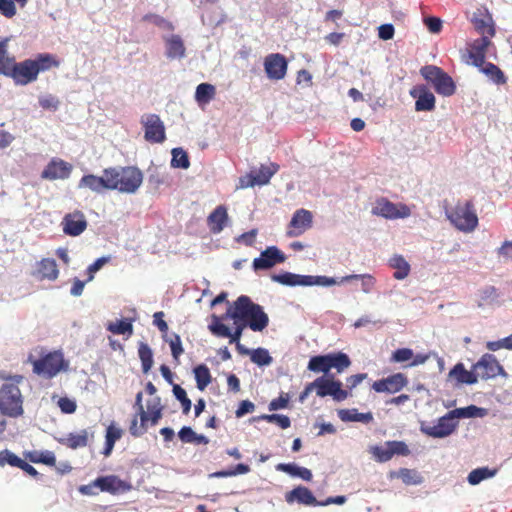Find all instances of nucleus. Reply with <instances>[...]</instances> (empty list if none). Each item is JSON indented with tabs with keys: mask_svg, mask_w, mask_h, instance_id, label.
I'll return each mask as SVG.
<instances>
[{
	"mask_svg": "<svg viewBox=\"0 0 512 512\" xmlns=\"http://www.w3.org/2000/svg\"><path fill=\"white\" fill-rule=\"evenodd\" d=\"M58 66L59 62L51 54H39L35 59H26L19 63L15 61L7 77H11L17 84L27 85L34 82L41 71Z\"/></svg>",
	"mask_w": 512,
	"mask_h": 512,
	"instance_id": "nucleus-1",
	"label": "nucleus"
},
{
	"mask_svg": "<svg viewBox=\"0 0 512 512\" xmlns=\"http://www.w3.org/2000/svg\"><path fill=\"white\" fill-rule=\"evenodd\" d=\"M23 381V375L9 376L0 387V411L3 415L18 418L24 414V397L19 389Z\"/></svg>",
	"mask_w": 512,
	"mask_h": 512,
	"instance_id": "nucleus-2",
	"label": "nucleus"
},
{
	"mask_svg": "<svg viewBox=\"0 0 512 512\" xmlns=\"http://www.w3.org/2000/svg\"><path fill=\"white\" fill-rule=\"evenodd\" d=\"M108 170L109 190L134 194L143 182L141 170L135 166L110 167Z\"/></svg>",
	"mask_w": 512,
	"mask_h": 512,
	"instance_id": "nucleus-3",
	"label": "nucleus"
},
{
	"mask_svg": "<svg viewBox=\"0 0 512 512\" xmlns=\"http://www.w3.org/2000/svg\"><path fill=\"white\" fill-rule=\"evenodd\" d=\"M447 218L456 229L464 233H471L479 224L472 200L458 201L455 208L447 211Z\"/></svg>",
	"mask_w": 512,
	"mask_h": 512,
	"instance_id": "nucleus-4",
	"label": "nucleus"
},
{
	"mask_svg": "<svg viewBox=\"0 0 512 512\" xmlns=\"http://www.w3.org/2000/svg\"><path fill=\"white\" fill-rule=\"evenodd\" d=\"M348 355L344 352H333L325 355L314 356L309 359L307 369L313 373L328 374L331 369L337 373L343 372L350 366Z\"/></svg>",
	"mask_w": 512,
	"mask_h": 512,
	"instance_id": "nucleus-5",
	"label": "nucleus"
},
{
	"mask_svg": "<svg viewBox=\"0 0 512 512\" xmlns=\"http://www.w3.org/2000/svg\"><path fill=\"white\" fill-rule=\"evenodd\" d=\"M33 373L46 379H52L61 372L68 369V362L63 352H48L38 359L32 361Z\"/></svg>",
	"mask_w": 512,
	"mask_h": 512,
	"instance_id": "nucleus-6",
	"label": "nucleus"
},
{
	"mask_svg": "<svg viewBox=\"0 0 512 512\" xmlns=\"http://www.w3.org/2000/svg\"><path fill=\"white\" fill-rule=\"evenodd\" d=\"M424 79L431 83L435 91L442 96H452L456 91V85L451 76L441 68L434 65H426L420 70Z\"/></svg>",
	"mask_w": 512,
	"mask_h": 512,
	"instance_id": "nucleus-7",
	"label": "nucleus"
},
{
	"mask_svg": "<svg viewBox=\"0 0 512 512\" xmlns=\"http://www.w3.org/2000/svg\"><path fill=\"white\" fill-rule=\"evenodd\" d=\"M278 169L279 166L276 163H270L268 166L261 165L256 170H252L248 174L240 176L237 189L265 186L269 183L271 177L278 172Z\"/></svg>",
	"mask_w": 512,
	"mask_h": 512,
	"instance_id": "nucleus-8",
	"label": "nucleus"
},
{
	"mask_svg": "<svg viewBox=\"0 0 512 512\" xmlns=\"http://www.w3.org/2000/svg\"><path fill=\"white\" fill-rule=\"evenodd\" d=\"M312 386H315L316 395L321 398L331 396L334 401H345L348 397L340 380L334 379L332 375L315 378Z\"/></svg>",
	"mask_w": 512,
	"mask_h": 512,
	"instance_id": "nucleus-9",
	"label": "nucleus"
},
{
	"mask_svg": "<svg viewBox=\"0 0 512 512\" xmlns=\"http://www.w3.org/2000/svg\"><path fill=\"white\" fill-rule=\"evenodd\" d=\"M472 367L479 379H495L497 376L507 377L503 365L490 353L482 355Z\"/></svg>",
	"mask_w": 512,
	"mask_h": 512,
	"instance_id": "nucleus-10",
	"label": "nucleus"
},
{
	"mask_svg": "<svg viewBox=\"0 0 512 512\" xmlns=\"http://www.w3.org/2000/svg\"><path fill=\"white\" fill-rule=\"evenodd\" d=\"M371 214L382 216L386 219L406 218L410 215V208L404 204L396 205L391 200L382 197L376 200Z\"/></svg>",
	"mask_w": 512,
	"mask_h": 512,
	"instance_id": "nucleus-11",
	"label": "nucleus"
},
{
	"mask_svg": "<svg viewBox=\"0 0 512 512\" xmlns=\"http://www.w3.org/2000/svg\"><path fill=\"white\" fill-rule=\"evenodd\" d=\"M259 307V304L253 303L250 297L241 295L229 306L226 312V318L234 320L238 324L250 316L253 310Z\"/></svg>",
	"mask_w": 512,
	"mask_h": 512,
	"instance_id": "nucleus-12",
	"label": "nucleus"
},
{
	"mask_svg": "<svg viewBox=\"0 0 512 512\" xmlns=\"http://www.w3.org/2000/svg\"><path fill=\"white\" fill-rule=\"evenodd\" d=\"M408 383L407 376L398 372L373 382L372 389L377 393H398L406 388Z\"/></svg>",
	"mask_w": 512,
	"mask_h": 512,
	"instance_id": "nucleus-13",
	"label": "nucleus"
},
{
	"mask_svg": "<svg viewBox=\"0 0 512 512\" xmlns=\"http://www.w3.org/2000/svg\"><path fill=\"white\" fill-rule=\"evenodd\" d=\"M288 62L284 55L271 53L264 59V70L270 80H282L287 73Z\"/></svg>",
	"mask_w": 512,
	"mask_h": 512,
	"instance_id": "nucleus-14",
	"label": "nucleus"
},
{
	"mask_svg": "<svg viewBox=\"0 0 512 512\" xmlns=\"http://www.w3.org/2000/svg\"><path fill=\"white\" fill-rule=\"evenodd\" d=\"M456 427L457 423L455 422V418L449 415L448 412L446 415L440 417L438 422L433 426L421 425L420 431L432 438H444L451 435Z\"/></svg>",
	"mask_w": 512,
	"mask_h": 512,
	"instance_id": "nucleus-15",
	"label": "nucleus"
},
{
	"mask_svg": "<svg viewBox=\"0 0 512 512\" xmlns=\"http://www.w3.org/2000/svg\"><path fill=\"white\" fill-rule=\"evenodd\" d=\"M312 226L313 214L305 208H300L292 215L291 222L289 224L288 236H301Z\"/></svg>",
	"mask_w": 512,
	"mask_h": 512,
	"instance_id": "nucleus-16",
	"label": "nucleus"
},
{
	"mask_svg": "<svg viewBox=\"0 0 512 512\" xmlns=\"http://www.w3.org/2000/svg\"><path fill=\"white\" fill-rule=\"evenodd\" d=\"M93 485L102 492H108L112 495L125 493L131 489V485L127 481H122L117 475L111 474L101 476L95 479Z\"/></svg>",
	"mask_w": 512,
	"mask_h": 512,
	"instance_id": "nucleus-17",
	"label": "nucleus"
},
{
	"mask_svg": "<svg viewBox=\"0 0 512 512\" xmlns=\"http://www.w3.org/2000/svg\"><path fill=\"white\" fill-rule=\"evenodd\" d=\"M285 256L276 246H270L261 252L260 257L253 260L254 271L268 270L277 263H284Z\"/></svg>",
	"mask_w": 512,
	"mask_h": 512,
	"instance_id": "nucleus-18",
	"label": "nucleus"
},
{
	"mask_svg": "<svg viewBox=\"0 0 512 512\" xmlns=\"http://www.w3.org/2000/svg\"><path fill=\"white\" fill-rule=\"evenodd\" d=\"M87 220L85 214L76 210L70 214H65L62 227L67 236H80L87 229Z\"/></svg>",
	"mask_w": 512,
	"mask_h": 512,
	"instance_id": "nucleus-19",
	"label": "nucleus"
},
{
	"mask_svg": "<svg viewBox=\"0 0 512 512\" xmlns=\"http://www.w3.org/2000/svg\"><path fill=\"white\" fill-rule=\"evenodd\" d=\"M72 166L64 160L54 159L43 169L41 177L47 180L66 179L71 175Z\"/></svg>",
	"mask_w": 512,
	"mask_h": 512,
	"instance_id": "nucleus-20",
	"label": "nucleus"
},
{
	"mask_svg": "<svg viewBox=\"0 0 512 512\" xmlns=\"http://www.w3.org/2000/svg\"><path fill=\"white\" fill-rule=\"evenodd\" d=\"M285 502L289 504L299 503L305 506H319V502L316 500V497L310 489L305 486H298L293 490L286 492Z\"/></svg>",
	"mask_w": 512,
	"mask_h": 512,
	"instance_id": "nucleus-21",
	"label": "nucleus"
},
{
	"mask_svg": "<svg viewBox=\"0 0 512 512\" xmlns=\"http://www.w3.org/2000/svg\"><path fill=\"white\" fill-rule=\"evenodd\" d=\"M94 438V432L90 429H82L79 433H70L59 439V443L69 449H81L87 447L89 440Z\"/></svg>",
	"mask_w": 512,
	"mask_h": 512,
	"instance_id": "nucleus-22",
	"label": "nucleus"
},
{
	"mask_svg": "<svg viewBox=\"0 0 512 512\" xmlns=\"http://www.w3.org/2000/svg\"><path fill=\"white\" fill-rule=\"evenodd\" d=\"M79 187L88 188L96 193L109 190V178L107 177L106 168L104 169L102 176H96L94 174H86L82 176L79 181Z\"/></svg>",
	"mask_w": 512,
	"mask_h": 512,
	"instance_id": "nucleus-23",
	"label": "nucleus"
},
{
	"mask_svg": "<svg viewBox=\"0 0 512 512\" xmlns=\"http://www.w3.org/2000/svg\"><path fill=\"white\" fill-rule=\"evenodd\" d=\"M491 41L487 36H482L473 41L470 46L469 57L472 59V64L481 66L485 62L487 48L490 46Z\"/></svg>",
	"mask_w": 512,
	"mask_h": 512,
	"instance_id": "nucleus-24",
	"label": "nucleus"
},
{
	"mask_svg": "<svg viewBox=\"0 0 512 512\" xmlns=\"http://www.w3.org/2000/svg\"><path fill=\"white\" fill-rule=\"evenodd\" d=\"M58 273L56 261L51 258H43L36 264L34 275L40 280L47 279L49 281H55L58 277Z\"/></svg>",
	"mask_w": 512,
	"mask_h": 512,
	"instance_id": "nucleus-25",
	"label": "nucleus"
},
{
	"mask_svg": "<svg viewBox=\"0 0 512 512\" xmlns=\"http://www.w3.org/2000/svg\"><path fill=\"white\" fill-rule=\"evenodd\" d=\"M228 222L227 208L220 205L207 217V225L213 234H219Z\"/></svg>",
	"mask_w": 512,
	"mask_h": 512,
	"instance_id": "nucleus-26",
	"label": "nucleus"
},
{
	"mask_svg": "<svg viewBox=\"0 0 512 512\" xmlns=\"http://www.w3.org/2000/svg\"><path fill=\"white\" fill-rule=\"evenodd\" d=\"M240 323L247 325L248 328L253 331H263L268 326L269 318L266 312L263 311L262 307L259 305V307L253 310L251 315L247 316V318L242 320Z\"/></svg>",
	"mask_w": 512,
	"mask_h": 512,
	"instance_id": "nucleus-27",
	"label": "nucleus"
},
{
	"mask_svg": "<svg viewBox=\"0 0 512 512\" xmlns=\"http://www.w3.org/2000/svg\"><path fill=\"white\" fill-rule=\"evenodd\" d=\"M449 377L456 379L458 384L466 385H473L479 380L477 373L474 372L473 369L471 371H467L463 363H457L454 367H452L449 372Z\"/></svg>",
	"mask_w": 512,
	"mask_h": 512,
	"instance_id": "nucleus-28",
	"label": "nucleus"
},
{
	"mask_svg": "<svg viewBox=\"0 0 512 512\" xmlns=\"http://www.w3.org/2000/svg\"><path fill=\"white\" fill-rule=\"evenodd\" d=\"M166 56L169 59H181L185 57L186 48L179 35H171L165 39Z\"/></svg>",
	"mask_w": 512,
	"mask_h": 512,
	"instance_id": "nucleus-29",
	"label": "nucleus"
},
{
	"mask_svg": "<svg viewBox=\"0 0 512 512\" xmlns=\"http://www.w3.org/2000/svg\"><path fill=\"white\" fill-rule=\"evenodd\" d=\"M8 38L0 40V74L8 76L15 63V57L8 51Z\"/></svg>",
	"mask_w": 512,
	"mask_h": 512,
	"instance_id": "nucleus-30",
	"label": "nucleus"
},
{
	"mask_svg": "<svg viewBox=\"0 0 512 512\" xmlns=\"http://www.w3.org/2000/svg\"><path fill=\"white\" fill-rule=\"evenodd\" d=\"M435 107V97L426 87L422 86L418 89V96L415 102L417 111H431Z\"/></svg>",
	"mask_w": 512,
	"mask_h": 512,
	"instance_id": "nucleus-31",
	"label": "nucleus"
},
{
	"mask_svg": "<svg viewBox=\"0 0 512 512\" xmlns=\"http://www.w3.org/2000/svg\"><path fill=\"white\" fill-rule=\"evenodd\" d=\"M307 276L294 274L291 272H283L281 274H274L271 276L274 282L283 284L285 286H306Z\"/></svg>",
	"mask_w": 512,
	"mask_h": 512,
	"instance_id": "nucleus-32",
	"label": "nucleus"
},
{
	"mask_svg": "<svg viewBox=\"0 0 512 512\" xmlns=\"http://www.w3.org/2000/svg\"><path fill=\"white\" fill-rule=\"evenodd\" d=\"M480 71L485 74L491 81L497 85H503L506 83V76L503 71L491 62H484L481 66H476Z\"/></svg>",
	"mask_w": 512,
	"mask_h": 512,
	"instance_id": "nucleus-33",
	"label": "nucleus"
},
{
	"mask_svg": "<svg viewBox=\"0 0 512 512\" xmlns=\"http://www.w3.org/2000/svg\"><path fill=\"white\" fill-rule=\"evenodd\" d=\"M106 330L114 335H127L130 337L133 335L134 328L129 319H121L115 322L106 324Z\"/></svg>",
	"mask_w": 512,
	"mask_h": 512,
	"instance_id": "nucleus-34",
	"label": "nucleus"
},
{
	"mask_svg": "<svg viewBox=\"0 0 512 512\" xmlns=\"http://www.w3.org/2000/svg\"><path fill=\"white\" fill-rule=\"evenodd\" d=\"M216 94L215 86L209 83H201L195 91V100L199 105L208 104Z\"/></svg>",
	"mask_w": 512,
	"mask_h": 512,
	"instance_id": "nucleus-35",
	"label": "nucleus"
},
{
	"mask_svg": "<svg viewBox=\"0 0 512 512\" xmlns=\"http://www.w3.org/2000/svg\"><path fill=\"white\" fill-rule=\"evenodd\" d=\"M390 265L395 270L393 277L398 280H402L409 276L410 265L403 256H394L390 259Z\"/></svg>",
	"mask_w": 512,
	"mask_h": 512,
	"instance_id": "nucleus-36",
	"label": "nucleus"
},
{
	"mask_svg": "<svg viewBox=\"0 0 512 512\" xmlns=\"http://www.w3.org/2000/svg\"><path fill=\"white\" fill-rule=\"evenodd\" d=\"M486 411L484 408L478 406H465L462 408H456L454 410L449 411V415L454 416V418H474V417H482L485 416Z\"/></svg>",
	"mask_w": 512,
	"mask_h": 512,
	"instance_id": "nucleus-37",
	"label": "nucleus"
},
{
	"mask_svg": "<svg viewBox=\"0 0 512 512\" xmlns=\"http://www.w3.org/2000/svg\"><path fill=\"white\" fill-rule=\"evenodd\" d=\"M338 414L342 421L369 423L373 420L372 413H358L356 409H342Z\"/></svg>",
	"mask_w": 512,
	"mask_h": 512,
	"instance_id": "nucleus-38",
	"label": "nucleus"
},
{
	"mask_svg": "<svg viewBox=\"0 0 512 512\" xmlns=\"http://www.w3.org/2000/svg\"><path fill=\"white\" fill-rule=\"evenodd\" d=\"M194 374L198 390L204 391L212 382L211 372L206 365L202 364L194 368Z\"/></svg>",
	"mask_w": 512,
	"mask_h": 512,
	"instance_id": "nucleus-39",
	"label": "nucleus"
},
{
	"mask_svg": "<svg viewBox=\"0 0 512 512\" xmlns=\"http://www.w3.org/2000/svg\"><path fill=\"white\" fill-rule=\"evenodd\" d=\"M138 358L141 360L142 372H150L153 366V354L149 344L144 342L138 344Z\"/></svg>",
	"mask_w": 512,
	"mask_h": 512,
	"instance_id": "nucleus-40",
	"label": "nucleus"
},
{
	"mask_svg": "<svg viewBox=\"0 0 512 512\" xmlns=\"http://www.w3.org/2000/svg\"><path fill=\"white\" fill-rule=\"evenodd\" d=\"M473 23L475 29L482 36H487L490 39L495 35V28L491 16L487 15L483 18H474Z\"/></svg>",
	"mask_w": 512,
	"mask_h": 512,
	"instance_id": "nucleus-41",
	"label": "nucleus"
},
{
	"mask_svg": "<svg viewBox=\"0 0 512 512\" xmlns=\"http://www.w3.org/2000/svg\"><path fill=\"white\" fill-rule=\"evenodd\" d=\"M122 431L120 428L110 425L108 428H106V434H105V447L103 450V455L110 456L112 449L114 447L115 441L121 438Z\"/></svg>",
	"mask_w": 512,
	"mask_h": 512,
	"instance_id": "nucleus-42",
	"label": "nucleus"
},
{
	"mask_svg": "<svg viewBox=\"0 0 512 512\" xmlns=\"http://www.w3.org/2000/svg\"><path fill=\"white\" fill-rule=\"evenodd\" d=\"M497 473L496 469H489L487 467L484 468H476L473 469L469 476H467V482H469L471 485H477L481 483L482 481L495 476Z\"/></svg>",
	"mask_w": 512,
	"mask_h": 512,
	"instance_id": "nucleus-43",
	"label": "nucleus"
},
{
	"mask_svg": "<svg viewBox=\"0 0 512 512\" xmlns=\"http://www.w3.org/2000/svg\"><path fill=\"white\" fill-rule=\"evenodd\" d=\"M171 165L172 167L187 169L190 166L188 154L182 148H174Z\"/></svg>",
	"mask_w": 512,
	"mask_h": 512,
	"instance_id": "nucleus-44",
	"label": "nucleus"
},
{
	"mask_svg": "<svg viewBox=\"0 0 512 512\" xmlns=\"http://www.w3.org/2000/svg\"><path fill=\"white\" fill-rule=\"evenodd\" d=\"M148 421H150L151 425L154 426L158 423L162 416V406L160 405V400L158 398L148 402Z\"/></svg>",
	"mask_w": 512,
	"mask_h": 512,
	"instance_id": "nucleus-45",
	"label": "nucleus"
},
{
	"mask_svg": "<svg viewBox=\"0 0 512 512\" xmlns=\"http://www.w3.org/2000/svg\"><path fill=\"white\" fill-rule=\"evenodd\" d=\"M398 476L402 480V483L406 485H417L423 481L417 471L409 468H401L398 472Z\"/></svg>",
	"mask_w": 512,
	"mask_h": 512,
	"instance_id": "nucleus-46",
	"label": "nucleus"
},
{
	"mask_svg": "<svg viewBox=\"0 0 512 512\" xmlns=\"http://www.w3.org/2000/svg\"><path fill=\"white\" fill-rule=\"evenodd\" d=\"M147 420H143L142 417L138 416L136 413L130 421L129 425V433L130 435L134 437H140L145 434L147 426H146Z\"/></svg>",
	"mask_w": 512,
	"mask_h": 512,
	"instance_id": "nucleus-47",
	"label": "nucleus"
},
{
	"mask_svg": "<svg viewBox=\"0 0 512 512\" xmlns=\"http://www.w3.org/2000/svg\"><path fill=\"white\" fill-rule=\"evenodd\" d=\"M30 460L33 463H42L48 466H55L56 456L51 451L34 452L30 454Z\"/></svg>",
	"mask_w": 512,
	"mask_h": 512,
	"instance_id": "nucleus-48",
	"label": "nucleus"
},
{
	"mask_svg": "<svg viewBox=\"0 0 512 512\" xmlns=\"http://www.w3.org/2000/svg\"><path fill=\"white\" fill-rule=\"evenodd\" d=\"M251 361L258 366H268L272 362V358L266 349L258 348L250 353Z\"/></svg>",
	"mask_w": 512,
	"mask_h": 512,
	"instance_id": "nucleus-49",
	"label": "nucleus"
},
{
	"mask_svg": "<svg viewBox=\"0 0 512 512\" xmlns=\"http://www.w3.org/2000/svg\"><path fill=\"white\" fill-rule=\"evenodd\" d=\"M143 21L152 22L156 26L163 28L167 31H173L175 29L172 22L166 20L160 15L149 13L143 16Z\"/></svg>",
	"mask_w": 512,
	"mask_h": 512,
	"instance_id": "nucleus-50",
	"label": "nucleus"
},
{
	"mask_svg": "<svg viewBox=\"0 0 512 512\" xmlns=\"http://www.w3.org/2000/svg\"><path fill=\"white\" fill-rule=\"evenodd\" d=\"M362 279V291L369 293L374 285V278L370 275H348L340 278V283H346L353 279Z\"/></svg>",
	"mask_w": 512,
	"mask_h": 512,
	"instance_id": "nucleus-51",
	"label": "nucleus"
},
{
	"mask_svg": "<svg viewBox=\"0 0 512 512\" xmlns=\"http://www.w3.org/2000/svg\"><path fill=\"white\" fill-rule=\"evenodd\" d=\"M385 445L390 448L392 455L409 456L410 449L402 440H388Z\"/></svg>",
	"mask_w": 512,
	"mask_h": 512,
	"instance_id": "nucleus-52",
	"label": "nucleus"
},
{
	"mask_svg": "<svg viewBox=\"0 0 512 512\" xmlns=\"http://www.w3.org/2000/svg\"><path fill=\"white\" fill-rule=\"evenodd\" d=\"M260 420L273 422L279 425L282 429L289 428L291 426V420L288 416L283 414H263L259 417Z\"/></svg>",
	"mask_w": 512,
	"mask_h": 512,
	"instance_id": "nucleus-53",
	"label": "nucleus"
},
{
	"mask_svg": "<svg viewBox=\"0 0 512 512\" xmlns=\"http://www.w3.org/2000/svg\"><path fill=\"white\" fill-rule=\"evenodd\" d=\"M334 284H341L340 280L329 276H307L306 286H332Z\"/></svg>",
	"mask_w": 512,
	"mask_h": 512,
	"instance_id": "nucleus-54",
	"label": "nucleus"
},
{
	"mask_svg": "<svg viewBox=\"0 0 512 512\" xmlns=\"http://www.w3.org/2000/svg\"><path fill=\"white\" fill-rule=\"evenodd\" d=\"M370 453L378 462H386L393 458L391 450L386 446H373L370 448Z\"/></svg>",
	"mask_w": 512,
	"mask_h": 512,
	"instance_id": "nucleus-55",
	"label": "nucleus"
},
{
	"mask_svg": "<svg viewBox=\"0 0 512 512\" xmlns=\"http://www.w3.org/2000/svg\"><path fill=\"white\" fill-rule=\"evenodd\" d=\"M498 297L497 290L494 286H487L480 291V303L482 305H490L496 302Z\"/></svg>",
	"mask_w": 512,
	"mask_h": 512,
	"instance_id": "nucleus-56",
	"label": "nucleus"
},
{
	"mask_svg": "<svg viewBox=\"0 0 512 512\" xmlns=\"http://www.w3.org/2000/svg\"><path fill=\"white\" fill-rule=\"evenodd\" d=\"M486 348L490 351V352H496L498 350H501V349H508V350H512V334L505 337V338H502L500 340H496V341H488L487 344H486Z\"/></svg>",
	"mask_w": 512,
	"mask_h": 512,
	"instance_id": "nucleus-57",
	"label": "nucleus"
},
{
	"mask_svg": "<svg viewBox=\"0 0 512 512\" xmlns=\"http://www.w3.org/2000/svg\"><path fill=\"white\" fill-rule=\"evenodd\" d=\"M210 331L216 337L227 338L230 336V329L228 326L221 323L220 319L216 316L213 317V322L208 326Z\"/></svg>",
	"mask_w": 512,
	"mask_h": 512,
	"instance_id": "nucleus-58",
	"label": "nucleus"
},
{
	"mask_svg": "<svg viewBox=\"0 0 512 512\" xmlns=\"http://www.w3.org/2000/svg\"><path fill=\"white\" fill-rule=\"evenodd\" d=\"M24 460L20 459L9 450H3L0 452V466L10 465L11 467H17L23 463Z\"/></svg>",
	"mask_w": 512,
	"mask_h": 512,
	"instance_id": "nucleus-59",
	"label": "nucleus"
},
{
	"mask_svg": "<svg viewBox=\"0 0 512 512\" xmlns=\"http://www.w3.org/2000/svg\"><path fill=\"white\" fill-rule=\"evenodd\" d=\"M169 347H171V352L173 359L176 364L180 363V357L183 354V347L181 338L179 335L174 334L173 338L169 339Z\"/></svg>",
	"mask_w": 512,
	"mask_h": 512,
	"instance_id": "nucleus-60",
	"label": "nucleus"
},
{
	"mask_svg": "<svg viewBox=\"0 0 512 512\" xmlns=\"http://www.w3.org/2000/svg\"><path fill=\"white\" fill-rule=\"evenodd\" d=\"M413 358V352L410 348L396 349L391 355L392 363H404L408 362Z\"/></svg>",
	"mask_w": 512,
	"mask_h": 512,
	"instance_id": "nucleus-61",
	"label": "nucleus"
},
{
	"mask_svg": "<svg viewBox=\"0 0 512 512\" xmlns=\"http://www.w3.org/2000/svg\"><path fill=\"white\" fill-rule=\"evenodd\" d=\"M17 13L13 0H0V14L6 18H13Z\"/></svg>",
	"mask_w": 512,
	"mask_h": 512,
	"instance_id": "nucleus-62",
	"label": "nucleus"
},
{
	"mask_svg": "<svg viewBox=\"0 0 512 512\" xmlns=\"http://www.w3.org/2000/svg\"><path fill=\"white\" fill-rule=\"evenodd\" d=\"M57 406L64 414H73L77 410V403L67 397L59 398Z\"/></svg>",
	"mask_w": 512,
	"mask_h": 512,
	"instance_id": "nucleus-63",
	"label": "nucleus"
},
{
	"mask_svg": "<svg viewBox=\"0 0 512 512\" xmlns=\"http://www.w3.org/2000/svg\"><path fill=\"white\" fill-rule=\"evenodd\" d=\"M60 104L59 99L53 95H45L39 98V105L43 109L56 110Z\"/></svg>",
	"mask_w": 512,
	"mask_h": 512,
	"instance_id": "nucleus-64",
	"label": "nucleus"
}]
</instances>
